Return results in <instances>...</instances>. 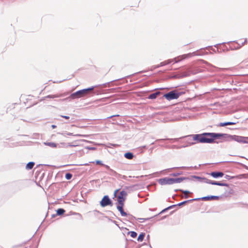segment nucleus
Here are the masks:
<instances>
[{
  "label": "nucleus",
  "instance_id": "7c9ffc66",
  "mask_svg": "<svg viewBox=\"0 0 248 248\" xmlns=\"http://www.w3.org/2000/svg\"><path fill=\"white\" fill-rule=\"evenodd\" d=\"M81 140V141H82L87 142H91V141H89L87 140Z\"/></svg>",
  "mask_w": 248,
  "mask_h": 248
},
{
  "label": "nucleus",
  "instance_id": "f03ea898",
  "mask_svg": "<svg viewBox=\"0 0 248 248\" xmlns=\"http://www.w3.org/2000/svg\"><path fill=\"white\" fill-rule=\"evenodd\" d=\"M207 133H204L202 134L193 135V139L194 140H196L201 143H213L214 142V140L210 137H208L207 135H205V134Z\"/></svg>",
  "mask_w": 248,
  "mask_h": 248
},
{
  "label": "nucleus",
  "instance_id": "dca6fc26",
  "mask_svg": "<svg viewBox=\"0 0 248 248\" xmlns=\"http://www.w3.org/2000/svg\"><path fill=\"white\" fill-rule=\"evenodd\" d=\"M34 165V163L33 162H30L27 164L26 169L27 170H31L33 167Z\"/></svg>",
  "mask_w": 248,
  "mask_h": 248
},
{
  "label": "nucleus",
  "instance_id": "f3484780",
  "mask_svg": "<svg viewBox=\"0 0 248 248\" xmlns=\"http://www.w3.org/2000/svg\"><path fill=\"white\" fill-rule=\"evenodd\" d=\"M159 93V92H156L155 93H152L149 96L148 98L151 99H155Z\"/></svg>",
  "mask_w": 248,
  "mask_h": 248
},
{
  "label": "nucleus",
  "instance_id": "b1692460",
  "mask_svg": "<svg viewBox=\"0 0 248 248\" xmlns=\"http://www.w3.org/2000/svg\"><path fill=\"white\" fill-rule=\"evenodd\" d=\"M193 200H191V201H193ZM189 201H191V200H189V201H186L183 202H180V203H178V206L182 205H183V204H185L186 203V202H189Z\"/></svg>",
  "mask_w": 248,
  "mask_h": 248
},
{
  "label": "nucleus",
  "instance_id": "1a4fd4ad",
  "mask_svg": "<svg viewBox=\"0 0 248 248\" xmlns=\"http://www.w3.org/2000/svg\"><path fill=\"white\" fill-rule=\"evenodd\" d=\"M126 194L127 193L126 191L124 190L121 191L117 198L119 204H124V202L125 200L124 197L126 196Z\"/></svg>",
  "mask_w": 248,
  "mask_h": 248
},
{
  "label": "nucleus",
  "instance_id": "f257e3e1",
  "mask_svg": "<svg viewBox=\"0 0 248 248\" xmlns=\"http://www.w3.org/2000/svg\"><path fill=\"white\" fill-rule=\"evenodd\" d=\"M205 135H207L208 137L212 138L214 140L215 139H219L220 137H222L224 138V141H226L234 140L240 143L248 144V137H246L215 133H210L205 134Z\"/></svg>",
  "mask_w": 248,
  "mask_h": 248
},
{
  "label": "nucleus",
  "instance_id": "5701e85b",
  "mask_svg": "<svg viewBox=\"0 0 248 248\" xmlns=\"http://www.w3.org/2000/svg\"><path fill=\"white\" fill-rule=\"evenodd\" d=\"M185 195H186V198H187L188 197L187 194L190 193L189 191L187 190H181Z\"/></svg>",
  "mask_w": 248,
  "mask_h": 248
},
{
  "label": "nucleus",
  "instance_id": "4468645a",
  "mask_svg": "<svg viewBox=\"0 0 248 248\" xmlns=\"http://www.w3.org/2000/svg\"><path fill=\"white\" fill-rule=\"evenodd\" d=\"M44 144L45 145H46V146H49L50 147L54 148H56L57 147V144H56L54 142H44Z\"/></svg>",
  "mask_w": 248,
  "mask_h": 248
},
{
  "label": "nucleus",
  "instance_id": "0eeeda50",
  "mask_svg": "<svg viewBox=\"0 0 248 248\" xmlns=\"http://www.w3.org/2000/svg\"><path fill=\"white\" fill-rule=\"evenodd\" d=\"M194 178L199 179V180H202L203 182L207 183L210 184L214 185H217V186H228V185L225 183H220L219 182H215L209 179H205V178H202L198 176H194Z\"/></svg>",
  "mask_w": 248,
  "mask_h": 248
},
{
  "label": "nucleus",
  "instance_id": "6ab92c4d",
  "mask_svg": "<svg viewBox=\"0 0 248 248\" xmlns=\"http://www.w3.org/2000/svg\"><path fill=\"white\" fill-rule=\"evenodd\" d=\"M65 212V210L62 208H59L57 210V215L60 216L62 215Z\"/></svg>",
  "mask_w": 248,
  "mask_h": 248
},
{
  "label": "nucleus",
  "instance_id": "412c9836",
  "mask_svg": "<svg viewBox=\"0 0 248 248\" xmlns=\"http://www.w3.org/2000/svg\"><path fill=\"white\" fill-rule=\"evenodd\" d=\"M72 175L71 173H68L65 174V178L67 180H69L72 178Z\"/></svg>",
  "mask_w": 248,
  "mask_h": 248
},
{
  "label": "nucleus",
  "instance_id": "39448f33",
  "mask_svg": "<svg viewBox=\"0 0 248 248\" xmlns=\"http://www.w3.org/2000/svg\"><path fill=\"white\" fill-rule=\"evenodd\" d=\"M94 89V87H92L87 89H83L81 90L78 91L76 93H72L70 97L73 99L80 98L85 96L87 94L89 91L93 90Z\"/></svg>",
  "mask_w": 248,
  "mask_h": 248
},
{
  "label": "nucleus",
  "instance_id": "c85d7f7f",
  "mask_svg": "<svg viewBox=\"0 0 248 248\" xmlns=\"http://www.w3.org/2000/svg\"><path fill=\"white\" fill-rule=\"evenodd\" d=\"M62 117H63V118H64L66 119H69V116H63V115H62L61 116Z\"/></svg>",
  "mask_w": 248,
  "mask_h": 248
},
{
  "label": "nucleus",
  "instance_id": "f704fd0d",
  "mask_svg": "<svg viewBox=\"0 0 248 248\" xmlns=\"http://www.w3.org/2000/svg\"><path fill=\"white\" fill-rule=\"evenodd\" d=\"M57 97L56 96H53V97H52V96H51L50 97L53 98V97Z\"/></svg>",
  "mask_w": 248,
  "mask_h": 248
},
{
  "label": "nucleus",
  "instance_id": "aec40b11",
  "mask_svg": "<svg viewBox=\"0 0 248 248\" xmlns=\"http://www.w3.org/2000/svg\"><path fill=\"white\" fill-rule=\"evenodd\" d=\"M144 235L145 234L144 233H140L138 238V241L140 242L142 241L144 237Z\"/></svg>",
  "mask_w": 248,
  "mask_h": 248
},
{
  "label": "nucleus",
  "instance_id": "2f4dec72",
  "mask_svg": "<svg viewBox=\"0 0 248 248\" xmlns=\"http://www.w3.org/2000/svg\"><path fill=\"white\" fill-rule=\"evenodd\" d=\"M118 192V190H116L114 191V195H115V196H116V194H117V192Z\"/></svg>",
  "mask_w": 248,
  "mask_h": 248
},
{
  "label": "nucleus",
  "instance_id": "72a5a7b5",
  "mask_svg": "<svg viewBox=\"0 0 248 248\" xmlns=\"http://www.w3.org/2000/svg\"><path fill=\"white\" fill-rule=\"evenodd\" d=\"M246 42H247V39H245V40L244 42V43H242V46H243V45H244V44Z\"/></svg>",
  "mask_w": 248,
  "mask_h": 248
},
{
  "label": "nucleus",
  "instance_id": "9b49d317",
  "mask_svg": "<svg viewBox=\"0 0 248 248\" xmlns=\"http://www.w3.org/2000/svg\"><path fill=\"white\" fill-rule=\"evenodd\" d=\"M211 175L214 178H217L219 177H222L223 173L221 172H212L211 173Z\"/></svg>",
  "mask_w": 248,
  "mask_h": 248
},
{
  "label": "nucleus",
  "instance_id": "a211bd4d",
  "mask_svg": "<svg viewBox=\"0 0 248 248\" xmlns=\"http://www.w3.org/2000/svg\"><path fill=\"white\" fill-rule=\"evenodd\" d=\"M235 123L233 122H227V123H221L219 124L220 126H225L228 125L235 124Z\"/></svg>",
  "mask_w": 248,
  "mask_h": 248
},
{
  "label": "nucleus",
  "instance_id": "393cba45",
  "mask_svg": "<svg viewBox=\"0 0 248 248\" xmlns=\"http://www.w3.org/2000/svg\"><path fill=\"white\" fill-rule=\"evenodd\" d=\"M104 166L106 167V169H108V170H110L112 172L115 173V171H114L113 170H112V169H110V168H109V167L108 166L106 165H104Z\"/></svg>",
  "mask_w": 248,
  "mask_h": 248
},
{
  "label": "nucleus",
  "instance_id": "c756f323",
  "mask_svg": "<svg viewBox=\"0 0 248 248\" xmlns=\"http://www.w3.org/2000/svg\"><path fill=\"white\" fill-rule=\"evenodd\" d=\"M87 148L89 150H95V148H94V147H87Z\"/></svg>",
  "mask_w": 248,
  "mask_h": 248
},
{
  "label": "nucleus",
  "instance_id": "473e14b6",
  "mask_svg": "<svg viewBox=\"0 0 248 248\" xmlns=\"http://www.w3.org/2000/svg\"><path fill=\"white\" fill-rule=\"evenodd\" d=\"M51 127L52 128H55L56 127V126L55 125H52Z\"/></svg>",
  "mask_w": 248,
  "mask_h": 248
},
{
  "label": "nucleus",
  "instance_id": "ddd939ff",
  "mask_svg": "<svg viewBox=\"0 0 248 248\" xmlns=\"http://www.w3.org/2000/svg\"><path fill=\"white\" fill-rule=\"evenodd\" d=\"M218 196H206L202 198V200H218Z\"/></svg>",
  "mask_w": 248,
  "mask_h": 248
},
{
  "label": "nucleus",
  "instance_id": "9d476101",
  "mask_svg": "<svg viewBox=\"0 0 248 248\" xmlns=\"http://www.w3.org/2000/svg\"><path fill=\"white\" fill-rule=\"evenodd\" d=\"M58 134L63 135V136H64L65 134H66V135H68V136H77V137H87L88 136V135H81V134L73 135V133H70V132H66V133H60L59 132Z\"/></svg>",
  "mask_w": 248,
  "mask_h": 248
},
{
  "label": "nucleus",
  "instance_id": "423d86ee",
  "mask_svg": "<svg viewBox=\"0 0 248 248\" xmlns=\"http://www.w3.org/2000/svg\"><path fill=\"white\" fill-rule=\"evenodd\" d=\"M180 93L176 91H172L164 95V97L168 100L170 101L173 99H177Z\"/></svg>",
  "mask_w": 248,
  "mask_h": 248
},
{
  "label": "nucleus",
  "instance_id": "a878e982",
  "mask_svg": "<svg viewBox=\"0 0 248 248\" xmlns=\"http://www.w3.org/2000/svg\"><path fill=\"white\" fill-rule=\"evenodd\" d=\"M95 163L96 164H99L103 166L104 165V164L102 163V161L100 160H96Z\"/></svg>",
  "mask_w": 248,
  "mask_h": 248
},
{
  "label": "nucleus",
  "instance_id": "c9c22d12",
  "mask_svg": "<svg viewBox=\"0 0 248 248\" xmlns=\"http://www.w3.org/2000/svg\"><path fill=\"white\" fill-rule=\"evenodd\" d=\"M61 144H62V145H64V143H63V142H62V143H61Z\"/></svg>",
  "mask_w": 248,
  "mask_h": 248
},
{
  "label": "nucleus",
  "instance_id": "20e7f679",
  "mask_svg": "<svg viewBox=\"0 0 248 248\" xmlns=\"http://www.w3.org/2000/svg\"><path fill=\"white\" fill-rule=\"evenodd\" d=\"M193 55V53H188L187 54H185L180 56L178 57L177 58H175L173 59L168 60L166 61L160 63V66H163L165 65L168 64L172 62L174 63H177L178 62L181 61V60L189 58Z\"/></svg>",
  "mask_w": 248,
  "mask_h": 248
},
{
  "label": "nucleus",
  "instance_id": "bb28decb",
  "mask_svg": "<svg viewBox=\"0 0 248 248\" xmlns=\"http://www.w3.org/2000/svg\"><path fill=\"white\" fill-rule=\"evenodd\" d=\"M76 146H77V145L72 144L71 143H68L67 145V146H69V147H75Z\"/></svg>",
  "mask_w": 248,
  "mask_h": 248
},
{
  "label": "nucleus",
  "instance_id": "6e6552de",
  "mask_svg": "<svg viewBox=\"0 0 248 248\" xmlns=\"http://www.w3.org/2000/svg\"><path fill=\"white\" fill-rule=\"evenodd\" d=\"M111 202L108 196H105L101 201L100 202V205L102 207H105L108 205L111 204Z\"/></svg>",
  "mask_w": 248,
  "mask_h": 248
},
{
  "label": "nucleus",
  "instance_id": "f8f14e48",
  "mask_svg": "<svg viewBox=\"0 0 248 248\" xmlns=\"http://www.w3.org/2000/svg\"><path fill=\"white\" fill-rule=\"evenodd\" d=\"M124 204H119L118 206H117V209L120 212V213L122 216H126L127 215V214L124 211L123 207Z\"/></svg>",
  "mask_w": 248,
  "mask_h": 248
},
{
  "label": "nucleus",
  "instance_id": "7ed1b4c3",
  "mask_svg": "<svg viewBox=\"0 0 248 248\" xmlns=\"http://www.w3.org/2000/svg\"><path fill=\"white\" fill-rule=\"evenodd\" d=\"M184 179H185V178H172L165 177L160 179L158 182L161 185H172L175 183H180Z\"/></svg>",
  "mask_w": 248,
  "mask_h": 248
},
{
  "label": "nucleus",
  "instance_id": "2eb2a0df",
  "mask_svg": "<svg viewBox=\"0 0 248 248\" xmlns=\"http://www.w3.org/2000/svg\"><path fill=\"white\" fill-rule=\"evenodd\" d=\"M124 156L125 158L128 159H131L133 157V155L132 153L128 152L124 154Z\"/></svg>",
  "mask_w": 248,
  "mask_h": 248
},
{
  "label": "nucleus",
  "instance_id": "4be33fe9",
  "mask_svg": "<svg viewBox=\"0 0 248 248\" xmlns=\"http://www.w3.org/2000/svg\"><path fill=\"white\" fill-rule=\"evenodd\" d=\"M137 235V233L135 232H130V236L132 238H135Z\"/></svg>",
  "mask_w": 248,
  "mask_h": 248
},
{
  "label": "nucleus",
  "instance_id": "cd10ccee",
  "mask_svg": "<svg viewBox=\"0 0 248 248\" xmlns=\"http://www.w3.org/2000/svg\"><path fill=\"white\" fill-rule=\"evenodd\" d=\"M181 174V173H173V174H172V176H177V175H180V174Z\"/></svg>",
  "mask_w": 248,
  "mask_h": 248
}]
</instances>
